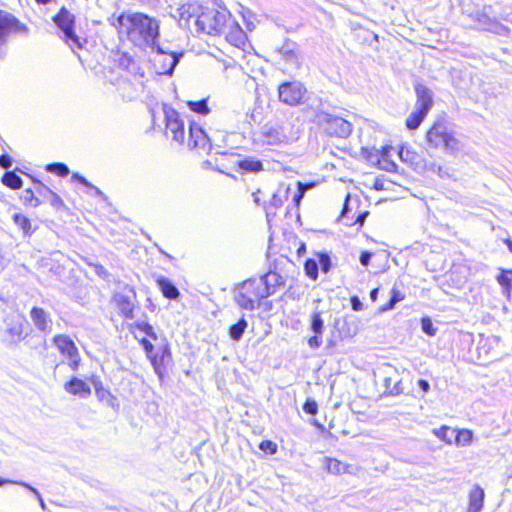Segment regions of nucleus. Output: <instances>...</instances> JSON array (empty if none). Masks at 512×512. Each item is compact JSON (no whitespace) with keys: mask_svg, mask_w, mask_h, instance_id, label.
Returning a JSON list of instances; mask_svg holds the SVG:
<instances>
[{"mask_svg":"<svg viewBox=\"0 0 512 512\" xmlns=\"http://www.w3.org/2000/svg\"><path fill=\"white\" fill-rule=\"evenodd\" d=\"M232 14L223 5L207 6L198 2L182 4L178 9V22L189 27L194 21L199 34L220 36L225 32Z\"/></svg>","mask_w":512,"mask_h":512,"instance_id":"nucleus-1","label":"nucleus"},{"mask_svg":"<svg viewBox=\"0 0 512 512\" xmlns=\"http://www.w3.org/2000/svg\"><path fill=\"white\" fill-rule=\"evenodd\" d=\"M110 24L115 28L118 37L134 45L141 40L146 45H154L159 37V22L141 12L113 15Z\"/></svg>","mask_w":512,"mask_h":512,"instance_id":"nucleus-2","label":"nucleus"},{"mask_svg":"<svg viewBox=\"0 0 512 512\" xmlns=\"http://www.w3.org/2000/svg\"><path fill=\"white\" fill-rule=\"evenodd\" d=\"M284 286L285 279L280 273L268 271L258 279L245 280L238 288L235 301L241 309L252 311Z\"/></svg>","mask_w":512,"mask_h":512,"instance_id":"nucleus-3","label":"nucleus"},{"mask_svg":"<svg viewBox=\"0 0 512 512\" xmlns=\"http://www.w3.org/2000/svg\"><path fill=\"white\" fill-rule=\"evenodd\" d=\"M164 135L178 145L186 143L189 149L204 147L207 142L205 131L195 122L189 124L188 137L186 138L184 120L180 113L173 108L164 110Z\"/></svg>","mask_w":512,"mask_h":512,"instance_id":"nucleus-4","label":"nucleus"},{"mask_svg":"<svg viewBox=\"0 0 512 512\" xmlns=\"http://www.w3.org/2000/svg\"><path fill=\"white\" fill-rule=\"evenodd\" d=\"M414 154L415 153L413 151L405 146H400L398 150L392 145H384L380 149L369 147L361 148V155L367 162L380 170L392 173L397 171V164L395 161L396 155L403 162L412 163Z\"/></svg>","mask_w":512,"mask_h":512,"instance_id":"nucleus-5","label":"nucleus"},{"mask_svg":"<svg viewBox=\"0 0 512 512\" xmlns=\"http://www.w3.org/2000/svg\"><path fill=\"white\" fill-rule=\"evenodd\" d=\"M143 351L159 381L163 382L165 377L168 375L169 369L173 365V355L170 343L167 339L161 338L160 341L158 340L148 347H145Z\"/></svg>","mask_w":512,"mask_h":512,"instance_id":"nucleus-6","label":"nucleus"},{"mask_svg":"<svg viewBox=\"0 0 512 512\" xmlns=\"http://www.w3.org/2000/svg\"><path fill=\"white\" fill-rule=\"evenodd\" d=\"M508 6L505 0H490L488 4L483 6L480 13L477 14V21L482 25L483 29L494 34H506L509 29L501 24L498 17L506 20L509 16Z\"/></svg>","mask_w":512,"mask_h":512,"instance_id":"nucleus-7","label":"nucleus"},{"mask_svg":"<svg viewBox=\"0 0 512 512\" xmlns=\"http://www.w3.org/2000/svg\"><path fill=\"white\" fill-rule=\"evenodd\" d=\"M425 140L432 149L454 152L459 146L458 140L449 129L448 123L443 117L436 118L429 126L425 133Z\"/></svg>","mask_w":512,"mask_h":512,"instance_id":"nucleus-8","label":"nucleus"},{"mask_svg":"<svg viewBox=\"0 0 512 512\" xmlns=\"http://www.w3.org/2000/svg\"><path fill=\"white\" fill-rule=\"evenodd\" d=\"M52 21L63 33L61 39L73 51L81 50L86 44L85 39H81L75 30L76 18L68 8L62 6L53 15Z\"/></svg>","mask_w":512,"mask_h":512,"instance_id":"nucleus-9","label":"nucleus"},{"mask_svg":"<svg viewBox=\"0 0 512 512\" xmlns=\"http://www.w3.org/2000/svg\"><path fill=\"white\" fill-rule=\"evenodd\" d=\"M279 102L289 107L302 106L309 100L306 85L299 80H287L277 86Z\"/></svg>","mask_w":512,"mask_h":512,"instance_id":"nucleus-10","label":"nucleus"},{"mask_svg":"<svg viewBox=\"0 0 512 512\" xmlns=\"http://www.w3.org/2000/svg\"><path fill=\"white\" fill-rule=\"evenodd\" d=\"M416 109L405 120V126L409 130H416L422 124L429 111L433 107L432 92L422 84L415 86Z\"/></svg>","mask_w":512,"mask_h":512,"instance_id":"nucleus-11","label":"nucleus"},{"mask_svg":"<svg viewBox=\"0 0 512 512\" xmlns=\"http://www.w3.org/2000/svg\"><path fill=\"white\" fill-rule=\"evenodd\" d=\"M111 303L117 310L119 316L126 320L135 317L137 307V292L133 286L125 285L111 296Z\"/></svg>","mask_w":512,"mask_h":512,"instance_id":"nucleus-12","label":"nucleus"},{"mask_svg":"<svg viewBox=\"0 0 512 512\" xmlns=\"http://www.w3.org/2000/svg\"><path fill=\"white\" fill-rule=\"evenodd\" d=\"M318 124L329 137L347 138L352 133V123L346 119L322 112L318 114Z\"/></svg>","mask_w":512,"mask_h":512,"instance_id":"nucleus-13","label":"nucleus"},{"mask_svg":"<svg viewBox=\"0 0 512 512\" xmlns=\"http://www.w3.org/2000/svg\"><path fill=\"white\" fill-rule=\"evenodd\" d=\"M28 33L29 28L25 23L12 13L0 9V49L7 44L11 35H27Z\"/></svg>","mask_w":512,"mask_h":512,"instance_id":"nucleus-14","label":"nucleus"},{"mask_svg":"<svg viewBox=\"0 0 512 512\" xmlns=\"http://www.w3.org/2000/svg\"><path fill=\"white\" fill-rule=\"evenodd\" d=\"M52 343L59 353L68 359L70 369L77 371L80 367L81 358L74 341L68 335L56 334L52 338Z\"/></svg>","mask_w":512,"mask_h":512,"instance_id":"nucleus-15","label":"nucleus"},{"mask_svg":"<svg viewBox=\"0 0 512 512\" xmlns=\"http://www.w3.org/2000/svg\"><path fill=\"white\" fill-rule=\"evenodd\" d=\"M111 72L116 75V80H130L137 75L142 76L138 63L127 52H123L118 56L111 67Z\"/></svg>","mask_w":512,"mask_h":512,"instance_id":"nucleus-16","label":"nucleus"},{"mask_svg":"<svg viewBox=\"0 0 512 512\" xmlns=\"http://www.w3.org/2000/svg\"><path fill=\"white\" fill-rule=\"evenodd\" d=\"M128 331L138 342L142 349L148 347L153 342H157L159 337L154 327L146 321H135L128 325Z\"/></svg>","mask_w":512,"mask_h":512,"instance_id":"nucleus-17","label":"nucleus"},{"mask_svg":"<svg viewBox=\"0 0 512 512\" xmlns=\"http://www.w3.org/2000/svg\"><path fill=\"white\" fill-rule=\"evenodd\" d=\"M222 35L225 36L229 44L241 50H245L246 46L249 44L246 33L235 21L233 16H231L229 22H227V27Z\"/></svg>","mask_w":512,"mask_h":512,"instance_id":"nucleus-18","label":"nucleus"},{"mask_svg":"<svg viewBox=\"0 0 512 512\" xmlns=\"http://www.w3.org/2000/svg\"><path fill=\"white\" fill-rule=\"evenodd\" d=\"M89 381L91 382L94 393L98 399V401L107 404L110 407L118 408L119 403L117 401V397L112 394V392L105 387L101 378L97 375H91L89 377Z\"/></svg>","mask_w":512,"mask_h":512,"instance_id":"nucleus-19","label":"nucleus"},{"mask_svg":"<svg viewBox=\"0 0 512 512\" xmlns=\"http://www.w3.org/2000/svg\"><path fill=\"white\" fill-rule=\"evenodd\" d=\"M64 390L72 396L79 398H88L92 391L86 381L78 377H71L64 384Z\"/></svg>","mask_w":512,"mask_h":512,"instance_id":"nucleus-20","label":"nucleus"},{"mask_svg":"<svg viewBox=\"0 0 512 512\" xmlns=\"http://www.w3.org/2000/svg\"><path fill=\"white\" fill-rule=\"evenodd\" d=\"M310 329L314 335L308 338L307 343L310 348L317 349L322 344V334L324 330V322L320 313L315 312L312 314Z\"/></svg>","mask_w":512,"mask_h":512,"instance_id":"nucleus-21","label":"nucleus"},{"mask_svg":"<svg viewBox=\"0 0 512 512\" xmlns=\"http://www.w3.org/2000/svg\"><path fill=\"white\" fill-rule=\"evenodd\" d=\"M30 317L37 330L43 333H49L51 331V320L43 308L37 306L32 307L30 310Z\"/></svg>","mask_w":512,"mask_h":512,"instance_id":"nucleus-22","label":"nucleus"},{"mask_svg":"<svg viewBox=\"0 0 512 512\" xmlns=\"http://www.w3.org/2000/svg\"><path fill=\"white\" fill-rule=\"evenodd\" d=\"M484 490L475 485L468 494V510L469 512H480L484 504Z\"/></svg>","mask_w":512,"mask_h":512,"instance_id":"nucleus-23","label":"nucleus"},{"mask_svg":"<svg viewBox=\"0 0 512 512\" xmlns=\"http://www.w3.org/2000/svg\"><path fill=\"white\" fill-rule=\"evenodd\" d=\"M324 462L327 472L332 475H343L352 473V466L350 464L340 461L337 458L327 457L325 458Z\"/></svg>","mask_w":512,"mask_h":512,"instance_id":"nucleus-24","label":"nucleus"},{"mask_svg":"<svg viewBox=\"0 0 512 512\" xmlns=\"http://www.w3.org/2000/svg\"><path fill=\"white\" fill-rule=\"evenodd\" d=\"M155 282L165 298L173 300L180 296L179 290L168 279L160 276L155 280Z\"/></svg>","mask_w":512,"mask_h":512,"instance_id":"nucleus-25","label":"nucleus"},{"mask_svg":"<svg viewBox=\"0 0 512 512\" xmlns=\"http://www.w3.org/2000/svg\"><path fill=\"white\" fill-rule=\"evenodd\" d=\"M390 299L388 302L379 307L380 312H388L395 308V305L401 301H403L406 296L405 294L396 286H393L390 290Z\"/></svg>","mask_w":512,"mask_h":512,"instance_id":"nucleus-26","label":"nucleus"},{"mask_svg":"<svg viewBox=\"0 0 512 512\" xmlns=\"http://www.w3.org/2000/svg\"><path fill=\"white\" fill-rule=\"evenodd\" d=\"M237 168L244 172L257 173L263 170V164L255 158H245L237 162Z\"/></svg>","mask_w":512,"mask_h":512,"instance_id":"nucleus-27","label":"nucleus"},{"mask_svg":"<svg viewBox=\"0 0 512 512\" xmlns=\"http://www.w3.org/2000/svg\"><path fill=\"white\" fill-rule=\"evenodd\" d=\"M21 317H22V321L13 323V324L9 325V327L7 328V334L9 336L11 342H19L20 340L24 339V337H25L24 336L25 318H24V316H21Z\"/></svg>","mask_w":512,"mask_h":512,"instance_id":"nucleus-28","label":"nucleus"},{"mask_svg":"<svg viewBox=\"0 0 512 512\" xmlns=\"http://www.w3.org/2000/svg\"><path fill=\"white\" fill-rule=\"evenodd\" d=\"M512 269L501 270L497 275V282L503 288L504 294L509 297L512 291Z\"/></svg>","mask_w":512,"mask_h":512,"instance_id":"nucleus-29","label":"nucleus"},{"mask_svg":"<svg viewBox=\"0 0 512 512\" xmlns=\"http://www.w3.org/2000/svg\"><path fill=\"white\" fill-rule=\"evenodd\" d=\"M4 186L12 189L18 190L22 187V179L13 171L5 172L1 179Z\"/></svg>","mask_w":512,"mask_h":512,"instance_id":"nucleus-30","label":"nucleus"},{"mask_svg":"<svg viewBox=\"0 0 512 512\" xmlns=\"http://www.w3.org/2000/svg\"><path fill=\"white\" fill-rule=\"evenodd\" d=\"M248 323L244 318H241L238 320L237 323L231 325L228 329L229 337L234 340L238 341L243 336L245 330L247 329Z\"/></svg>","mask_w":512,"mask_h":512,"instance_id":"nucleus-31","label":"nucleus"},{"mask_svg":"<svg viewBox=\"0 0 512 512\" xmlns=\"http://www.w3.org/2000/svg\"><path fill=\"white\" fill-rule=\"evenodd\" d=\"M187 106L192 112L197 114L208 115L210 113L206 98L187 101Z\"/></svg>","mask_w":512,"mask_h":512,"instance_id":"nucleus-32","label":"nucleus"},{"mask_svg":"<svg viewBox=\"0 0 512 512\" xmlns=\"http://www.w3.org/2000/svg\"><path fill=\"white\" fill-rule=\"evenodd\" d=\"M24 206L36 208L41 204V200L35 196V191L31 188H26L20 197Z\"/></svg>","mask_w":512,"mask_h":512,"instance_id":"nucleus-33","label":"nucleus"},{"mask_svg":"<svg viewBox=\"0 0 512 512\" xmlns=\"http://www.w3.org/2000/svg\"><path fill=\"white\" fill-rule=\"evenodd\" d=\"M284 199L279 193H274L270 201L265 206L267 215H276L277 211L283 206Z\"/></svg>","mask_w":512,"mask_h":512,"instance_id":"nucleus-34","label":"nucleus"},{"mask_svg":"<svg viewBox=\"0 0 512 512\" xmlns=\"http://www.w3.org/2000/svg\"><path fill=\"white\" fill-rule=\"evenodd\" d=\"M13 220L15 224L23 231L24 235L29 236L33 233L32 224L28 217L21 214H15L13 216Z\"/></svg>","mask_w":512,"mask_h":512,"instance_id":"nucleus-35","label":"nucleus"},{"mask_svg":"<svg viewBox=\"0 0 512 512\" xmlns=\"http://www.w3.org/2000/svg\"><path fill=\"white\" fill-rule=\"evenodd\" d=\"M473 433L469 429L456 430L455 444L458 446H468L472 443Z\"/></svg>","mask_w":512,"mask_h":512,"instance_id":"nucleus-36","label":"nucleus"},{"mask_svg":"<svg viewBox=\"0 0 512 512\" xmlns=\"http://www.w3.org/2000/svg\"><path fill=\"white\" fill-rule=\"evenodd\" d=\"M45 170L59 177H66L70 172L68 166L62 162L49 163L45 165Z\"/></svg>","mask_w":512,"mask_h":512,"instance_id":"nucleus-37","label":"nucleus"},{"mask_svg":"<svg viewBox=\"0 0 512 512\" xmlns=\"http://www.w3.org/2000/svg\"><path fill=\"white\" fill-rule=\"evenodd\" d=\"M454 431L447 425H442L438 429L433 430V434L447 445L452 444V434Z\"/></svg>","mask_w":512,"mask_h":512,"instance_id":"nucleus-38","label":"nucleus"},{"mask_svg":"<svg viewBox=\"0 0 512 512\" xmlns=\"http://www.w3.org/2000/svg\"><path fill=\"white\" fill-rule=\"evenodd\" d=\"M305 275L312 281L318 279V262L315 259L308 258L304 262Z\"/></svg>","mask_w":512,"mask_h":512,"instance_id":"nucleus-39","label":"nucleus"},{"mask_svg":"<svg viewBox=\"0 0 512 512\" xmlns=\"http://www.w3.org/2000/svg\"><path fill=\"white\" fill-rule=\"evenodd\" d=\"M281 61L284 65L291 64L295 69L300 67L299 58L293 51L282 52Z\"/></svg>","mask_w":512,"mask_h":512,"instance_id":"nucleus-40","label":"nucleus"},{"mask_svg":"<svg viewBox=\"0 0 512 512\" xmlns=\"http://www.w3.org/2000/svg\"><path fill=\"white\" fill-rule=\"evenodd\" d=\"M259 449L267 455H274L278 451V446L272 440H262L259 443Z\"/></svg>","mask_w":512,"mask_h":512,"instance_id":"nucleus-41","label":"nucleus"},{"mask_svg":"<svg viewBox=\"0 0 512 512\" xmlns=\"http://www.w3.org/2000/svg\"><path fill=\"white\" fill-rule=\"evenodd\" d=\"M32 182L35 184V190L41 197H49L52 190L46 186L42 181L32 177Z\"/></svg>","mask_w":512,"mask_h":512,"instance_id":"nucleus-42","label":"nucleus"},{"mask_svg":"<svg viewBox=\"0 0 512 512\" xmlns=\"http://www.w3.org/2000/svg\"><path fill=\"white\" fill-rule=\"evenodd\" d=\"M317 257H318V263L321 267L322 272L327 273L331 268V260H330L329 255L321 252V253L317 254Z\"/></svg>","mask_w":512,"mask_h":512,"instance_id":"nucleus-43","label":"nucleus"},{"mask_svg":"<svg viewBox=\"0 0 512 512\" xmlns=\"http://www.w3.org/2000/svg\"><path fill=\"white\" fill-rule=\"evenodd\" d=\"M421 327L423 332L428 336H434L436 334V328H434L433 323L429 317H423L421 319Z\"/></svg>","mask_w":512,"mask_h":512,"instance_id":"nucleus-44","label":"nucleus"},{"mask_svg":"<svg viewBox=\"0 0 512 512\" xmlns=\"http://www.w3.org/2000/svg\"><path fill=\"white\" fill-rule=\"evenodd\" d=\"M303 410L306 414L316 415L318 412V404L315 400L307 399L303 404Z\"/></svg>","mask_w":512,"mask_h":512,"instance_id":"nucleus-45","label":"nucleus"},{"mask_svg":"<svg viewBox=\"0 0 512 512\" xmlns=\"http://www.w3.org/2000/svg\"><path fill=\"white\" fill-rule=\"evenodd\" d=\"M368 215H369L368 211H362L355 218H352V221L350 223H348V225L349 226L358 225L359 227H362L364 225V222Z\"/></svg>","mask_w":512,"mask_h":512,"instance_id":"nucleus-46","label":"nucleus"},{"mask_svg":"<svg viewBox=\"0 0 512 512\" xmlns=\"http://www.w3.org/2000/svg\"><path fill=\"white\" fill-rule=\"evenodd\" d=\"M49 198H50V203L51 205L54 207V208H61L64 206V202L63 200L61 199V197L55 193L54 191H52V193L49 195Z\"/></svg>","mask_w":512,"mask_h":512,"instance_id":"nucleus-47","label":"nucleus"},{"mask_svg":"<svg viewBox=\"0 0 512 512\" xmlns=\"http://www.w3.org/2000/svg\"><path fill=\"white\" fill-rule=\"evenodd\" d=\"M373 255H374V253H372V252L362 251L361 255H360V263H361V265L364 266V267H368L369 264H370V260H371Z\"/></svg>","mask_w":512,"mask_h":512,"instance_id":"nucleus-48","label":"nucleus"},{"mask_svg":"<svg viewBox=\"0 0 512 512\" xmlns=\"http://www.w3.org/2000/svg\"><path fill=\"white\" fill-rule=\"evenodd\" d=\"M71 179L72 181L80 183L86 187H92V185L87 181V179L78 172H74L71 176Z\"/></svg>","mask_w":512,"mask_h":512,"instance_id":"nucleus-49","label":"nucleus"},{"mask_svg":"<svg viewBox=\"0 0 512 512\" xmlns=\"http://www.w3.org/2000/svg\"><path fill=\"white\" fill-rule=\"evenodd\" d=\"M349 200H350V194H346L345 196V200H344V204H343V207L341 209V212H340V215H339V218H344V217H347L349 212H350V209H349Z\"/></svg>","mask_w":512,"mask_h":512,"instance_id":"nucleus-50","label":"nucleus"},{"mask_svg":"<svg viewBox=\"0 0 512 512\" xmlns=\"http://www.w3.org/2000/svg\"><path fill=\"white\" fill-rule=\"evenodd\" d=\"M350 303L353 311H361L363 310V304L359 300L357 296H351L350 297Z\"/></svg>","mask_w":512,"mask_h":512,"instance_id":"nucleus-51","label":"nucleus"},{"mask_svg":"<svg viewBox=\"0 0 512 512\" xmlns=\"http://www.w3.org/2000/svg\"><path fill=\"white\" fill-rule=\"evenodd\" d=\"M11 164V159L8 155L3 154L0 156V166L2 168L8 169L11 166Z\"/></svg>","mask_w":512,"mask_h":512,"instance_id":"nucleus-52","label":"nucleus"},{"mask_svg":"<svg viewBox=\"0 0 512 512\" xmlns=\"http://www.w3.org/2000/svg\"><path fill=\"white\" fill-rule=\"evenodd\" d=\"M417 386L421 389L423 393H427L430 389L429 383L424 379H419L417 381Z\"/></svg>","mask_w":512,"mask_h":512,"instance_id":"nucleus-53","label":"nucleus"},{"mask_svg":"<svg viewBox=\"0 0 512 512\" xmlns=\"http://www.w3.org/2000/svg\"><path fill=\"white\" fill-rule=\"evenodd\" d=\"M260 193L261 191L259 189L252 193L254 203L258 206L264 204V201L260 198Z\"/></svg>","mask_w":512,"mask_h":512,"instance_id":"nucleus-54","label":"nucleus"},{"mask_svg":"<svg viewBox=\"0 0 512 512\" xmlns=\"http://www.w3.org/2000/svg\"><path fill=\"white\" fill-rule=\"evenodd\" d=\"M378 293H379V288H378V287H376V288H374V289H372V290L370 291V300H371V302H373V303H374V302H376V301H377V299H378Z\"/></svg>","mask_w":512,"mask_h":512,"instance_id":"nucleus-55","label":"nucleus"},{"mask_svg":"<svg viewBox=\"0 0 512 512\" xmlns=\"http://www.w3.org/2000/svg\"><path fill=\"white\" fill-rule=\"evenodd\" d=\"M6 484H21V483L15 481V480L0 478V487L3 486V485H6Z\"/></svg>","mask_w":512,"mask_h":512,"instance_id":"nucleus-56","label":"nucleus"},{"mask_svg":"<svg viewBox=\"0 0 512 512\" xmlns=\"http://www.w3.org/2000/svg\"><path fill=\"white\" fill-rule=\"evenodd\" d=\"M503 243L507 246L508 250L512 253V239L506 238Z\"/></svg>","mask_w":512,"mask_h":512,"instance_id":"nucleus-57","label":"nucleus"},{"mask_svg":"<svg viewBox=\"0 0 512 512\" xmlns=\"http://www.w3.org/2000/svg\"><path fill=\"white\" fill-rule=\"evenodd\" d=\"M306 250V246L304 243H301L300 247L297 249V254L298 255H301L302 253H304Z\"/></svg>","mask_w":512,"mask_h":512,"instance_id":"nucleus-58","label":"nucleus"},{"mask_svg":"<svg viewBox=\"0 0 512 512\" xmlns=\"http://www.w3.org/2000/svg\"><path fill=\"white\" fill-rule=\"evenodd\" d=\"M302 196H303V190L299 191V193L294 197V200L297 204L299 203Z\"/></svg>","mask_w":512,"mask_h":512,"instance_id":"nucleus-59","label":"nucleus"}]
</instances>
